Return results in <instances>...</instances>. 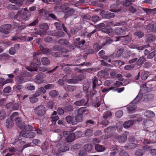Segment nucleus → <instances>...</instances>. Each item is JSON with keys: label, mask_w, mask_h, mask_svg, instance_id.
<instances>
[{"label": "nucleus", "mask_w": 156, "mask_h": 156, "mask_svg": "<svg viewBox=\"0 0 156 156\" xmlns=\"http://www.w3.org/2000/svg\"><path fill=\"white\" fill-rule=\"evenodd\" d=\"M145 115L148 118L154 117L155 115L154 113L151 111L148 110L145 113Z\"/></svg>", "instance_id": "27"}, {"label": "nucleus", "mask_w": 156, "mask_h": 156, "mask_svg": "<svg viewBox=\"0 0 156 156\" xmlns=\"http://www.w3.org/2000/svg\"><path fill=\"white\" fill-rule=\"evenodd\" d=\"M29 132V131H27L24 130H22L20 132V134L23 137L27 138Z\"/></svg>", "instance_id": "55"}, {"label": "nucleus", "mask_w": 156, "mask_h": 156, "mask_svg": "<svg viewBox=\"0 0 156 156\" xmlns=\"http://www.w3.org/2000/svg\"><path fill=\"white\" fill-rule=\"evenodd\" d=\"M54 36L56 37L57 38L62 37L64 36V33L62 31L55 32V33L53 34Z\"/></svg>", "instance_id": "28"}, {"label": "nucleus", "mask_w": 156, "mask_h": 156, "mask_svg": "<svg viewBox=\"0 0 156 156\" xmlns=\"http://www.w3.org/2000/svg\"><path fill=\"white\" fill-rule=\"evenodd\" d=\"M83 116L78 114L75 117H73V123L74 125L78 123L82 122L83 120Z\"/></svg>", "instance_id": "11"}, {"label": "nucleus", "mask_w": 156, "mask_h": 156, "mask_svg": "<svg viewBox=\"0 0 156 156\" xmlns=\"http://www.w3.org/2000/svg\"><path fill=\"white\" fill-rule=\"evenodd\" d=\"M41 61L42 64L43 65L47 66L50 63V60L47 58L45 57L41 58Z\"/></svg>", "instance_id": "22"}, {"label": "nucleus", "mask_w": 156, "mask_h": 156, "mask_svg": "<svg viewBox=\"0 0 156 156\" xmlns=\"http://www.w3.org/2000/svg\"><path fill=\"white\" fill-rule=\"evenodd\" d=\"M12 27L10 24H7L2 25L1 27L0 32L5 34H8L9 33L10 30Z\"/></svg>", "instance_id": "7"}, {"label": "nucleus", "mask_w": 156, "mask_h": 156, "mask_svg": "<svg viewBox=\"0 0 156 156\" xmlns=\"http://www.w3.org/2000/svg\"><path fill=\"white\" fill-rule=\"evenodd\" d=\"M144 124L145 127L148 128L152 126L153 125V122L150 120H146L144 121Z\"/></svg>", "instance_id": "19"}, {"label": "nucleus", "mask_w": 156, "mask_h": 156, "mask_svg": "<svg viewBox=\"0 0 156 156\" xmlns=\"http://www.w3.org/2000/svg\"><path fill=\"white\" fill-rule=\"evenodd\" d=\"M100 13L102 14H104V15L102 16L103 17L108 19L114 18L115 16V14L113 13L108 12L105 13L104 11H101Z\"/></svg>", "instance_id": "9"}, {"label": "nucleus", "mask_w": 156, "mask_h": 156, "mask_svg": "<svg viewBox=\"0 0 156 156\" xmlns=\"http://www.w3.org/2000/svg\"><path fill=\"white\" fill-rule=\"evenodd\" d=\"M91 20L92 22L95 23L100 20V19L98 16L94 15L92 17Z\"/></svg>", "instance_id": "56"}, {"label": "nucleus", "mask_w": 156, "mask_h": 156, "mask_svg": "<svg viewBox=\"0 0 156 156\" xmlns=\"http://www.w3.org/2000/svg\"><path fill=\"white\" fill-rule=\"evenodd\" d=\"M40 16H46L48 14V12L46 10L44 9H40L36 11Z\"/></svg>", "instance_id": "21"}, {"label": "nucleus", "mask_w": 156, "mask_h": 156, "mask_svg": "<svg viewBox=\"0 0 156 156\" xmlns=\"http://www.w3.org/2000/svg\"><path fill=\"white\" fill-rule=\"evenodd\" d=\"M148 29L150 31H155L156 30V28L154 27V24H149L147 26Z\"/></svg>", "instance_id": "54"}, {"label": "nucleus", "mask_w": 156, "mask_h": 156, "mask_svg": "<svg viewBox=\"0 0 156 156\" xmlns=\"http://www.w3.org/2000/svg\"><path fill=\"white\" fill-rule=\"evenodd\" d=\"M6 117V114L4 110H2L0 111V120L4 119Z\"/></svg>", "instance_id": "50"}, {"label": "nucleus", "mask_w": 156, "mask_h": 156, "mask_svg": "<svg viewBox=\"0 0 156 156\" xmlns=\"http://www.w3.org/2000/svg\"><path fill=\"white\" fill-rule=\"evenodd\" d=\"M49 94L51 97H55L58 95V93L56 90H52L49 92Z\"/></svg>", "instance_id": "42"}, {"label": "nucleus", "mask_w": 156, "mask_h": 156, "mask_svg": "<svg viewBox=\"0 0 156 156\" xmlns=\"http://www.w3.org/2000/svg\"><path fill=\"white\" fill-rule=\"evenodd\" d=\"M148 74L144 72H142L141 73V78L142 80H145L148 77Z\"/></svg>", "instance_id": "53"}, {"label": "nucleus", "mask_w": 156, "mask_h": 156, "mask_svg": "<svg viewBox=\"0 0 156 156\" xmlns=\"http://www.w3.org/2000/svg\"><path fill=\"white\" fill-rule=\"evenodd\" d=\"M123 123L122 122H117L116 124V127L119 132L122 131V125Z\"/></svg>", "instance_id": "29"}, {"label": "nucleus", "mask_w": 156, "mask_h": 156, "mask_svg": "<svg viewBox=\"0 0 156 156\" xmlns=\"http://www.w3.org/2000/svg\"><path fill=\"white\" fill-rule=\"evenodd\" d=\"M46 76V74L42 72H41L38 73L37 75L34 76L33 79L34 81L36 83L38 84H41L44 83V78Z\"/></svg>", "instance_id": "4"}, {"label": "nucleus", "mask_w": 156, "mask_h": 156, "mask_svg": "<svg viewBox=\"0 0 156 156\" xmlns=\"http://www.w3.org/2000/svg\"><path fill=\"white\" fill-rule=\"evenodd\" d=\"M93 132V131L91 129H87L86 130L85 132V134L86 136H88L91 134Z\"/></svg>", "instance_id": "61"}, {"label": "nucleus", "mask_w": 156, "mask_h": 156, "mask_svg": "<svg viewBox=\"0 0 156 156\" xmlns=\"http://www.w3.org/2000/svg\"><path fill=\"white\" fill-rule=\"evenodd\" d=\"M55 131L58 133V140H60L63 137V136H64L63 135V132H61V130L59 129H56L55 130Z\"/></svg>", "instance_id": "35"}, {"label": "nucleus", "mask_w": 156, "mask_h": 156, "mask_svg": "<svg viewBox=\"0 0 156 156\" xmlns=\"http://www.w3.org/2000/svg\"><path fill=\"white\" fill-rule=\"evenodd\" d=\"M136 146V145L135 144L133 143H130L126 144L125 146L126 149L130 150L133 149L135 148Z\"/></svg>", "instance_id": "20"}, {"label": "nucleus", "mask_w": 156, "mask_h": 156, "mask_svg": "<svg viewBox=\"0 0 156 156\" xmlns=\"http://www.w3.org/2000/svg\"><path fill=\"white\" fill-rule=\"evenodd\" d=\"M32 128L31 126L28 125H24L22 130H24L27 131H29L32 130Z\"/></svg>", "instance_id": "45"}, {"label": "nucleus", "mask_w": 156, "mask_h": 156, "mask_svg": "<svg viewBox=\"0 0 156 156\" xmlns=\"http://www.w3.org/2000/svg\"><path fill=\"white\" fill-rule=\"evenodd\" d=\"M135 66L134 64L127 65L124 67V69L126 70H132L134 68Z\"/></svg>", "instance_id": "49"}, {"label": "nucleus", "mask_w": 156, "mask_h": 156, "mask_svg": "<svg viewBox=\"0 0 156 156\" xmlns=\"http://www.w3.org/2000/svg\"><path fill=\"white\" fill-rule=\"evenodd\" d=\"M16 83L18 84H20L25 82L24 78L23 76H18L16 80Z\"/></svg>", "instance_id": "30"}, {"label": "nucleus", "mask_w": 156, "mask_h": 156, "mask_svg": "<svg viewBox=\"0 0 156 156\" xmlns=\"http://www.w3.org/2000/svg\"><path fill=\"white\" fill-rule=\"evenodd\" d=\"M133 34L136 37H138L139 38H140L144 36V34L143 32L138 31L135 32Z\"/></svg>", "instance_id": "26"}, {"label": "nucleus", "mask_w": 156, "mask_h": 156, "mask_svg": "<svg viewBox=\"0 0 156 156\" xmlns=\"http://www.w3.org/2000/svg\"><path fill=\"white\" fill-rule=\"evenodd\" d=\"M86 107H83L80 108L78 111V114L81 115L83 117V113L86 111Z\"/></svg>", "instance_id": "36"}, {"label": "nucleus", "mask_w": 156, "mask_h": 156, "mask_svg": "<svg viewBox=\"0 0 156 156\" xmlns=\"http://www.w3.org/2000/svg\"><path fill=\"white\" fill-rule=\"evenodd\" d=\"M30 16V13L29 11L25 12L23 13L21 16V18L23 20H27Z\"/></svg>", "instance_id": "18"}, {"label": "nucleus", "mask_w": 156, "mask_h": 156, "mask_svg": "<svg viewBox=\"0 0 156 156\" xmlns=\"http://www.w3.org/2000/svg\"><path fill=\"white\" fill-rule=\"evenodd\" d=\"M123 51V48H121L117 51L116 54L113 53L112 55L114 56L115 57L119 58L121 56Z\"/></svg>", "instance_id": "25"}, {"label": "nucleus", "mask_w": 156, "mask_h": 156, "mask_svg": "<svg viewBox=\"0 0 156 156\" xmlns=\"http://www.w3.org/2000/svg\"><path fill=\"white\" fill-rule=\"evenodd\" d=\"M64 109L66 112L72 111L73 110V106L71 105L67 106L64 107Z\"/></svg>", "instance_id": "62"}, {"label": "nucleus", "mask_w": 156, "mask_h": 156, "mask_svg": "<svg viewBox=\"0 0 156 156\" xmlns=\"http://www.w3.org/2000/svg\"><path fill=\"white\" fill-rule=\"evenodd\" d=\"M146 61V58L143 56H142L139 58L136 63L137 66H139L141 65Z\"/></svg>", "instance_id": "24"}, {"label": "nucleus", "mask_w": 156, "mask_h": 156, "mask_svg": "<svg viewBox=\"0 0 156 156\" xmlns=\"http://www.w3.org/2000/svg\"><path fill=\"white\" fill-rule=\"evenodd\" d=\"M16 49L13 47H11L9 50V52L10 54L12 55H14L16 53Z\"/></svg>", "instance_id": "57"}, {"label": "nucleus", "mask_w": 156, "mask_h": 156, "mask_svg": "<svg viewBox=\"0 0 156 156\" xmlns=\"http://www.w3.org/2000/svg\"><path fill=\"white\" fill-rule=\"evenodd\" d=\"M62 24L58 22H56L54 23V25L56 29L58 30H61L62 28Z\"/></svg>", "instance_id": "48"}, {"label": "nucleus", "mask_w": 156, "mask_h": 156, "mask_svg": "<svg viewBox=\"0 0 156 156\" xmlns=\"http://www.w3.org/2000/svg\"><path fill=\"white\" fill-rule=\"evenodd\" d=\"M57 68L58 66H56L55 68L52 69L51 70L49 71L50 70L49 68L46 67L42 66L40 67L39 69V70L40 71L42 72H45L46 71H48V73H51L55 71Z\"/></svg>", "instance_id": "13"}, {"label": "nucleus", "mask_w": 156, "mask_h": 156, "mask_svg": "<svg viewBox=\"0 0 156 156\" xmlns=\"http://www.w3.org/2000/svg\"><path fill=\"white\" fill-rule=\"evenodd\" d=\"M101 31L104 33L107 34L110 36L113 35L114 32L113 29L111 27H107L102 29Z\"/></svg>", "instance_id": "12"}, {"label": "nucleus", "mask_w": 156, "mask_h": 156, "mask_svg": "<svg viewBox=\"0 0 156 156\" xmlns=\"http://www.w3.org/2000/svg\"><path fill=\"white\" fill-rule=\"evenodd\" d=\"M103 118L105 119H108L112 115V112L109 111L105 112L103 115Z\"/></svg>", "instance_id": "34"}, {"label": "nucleus", "mask_w": 156, "mask_h": 156, "mask_svg": "<svg viewBox=\"0 0 156 156\" xmlns=\"http://www.w3.org/2000/svg\"><path fill=\"white\" fill-rule=\"evenodd\" d=\"M156 37L154 35L147 34L146 35V39L147 42H151L155 40Z\"/></svg>", "instance_id": "14"}, {"label": "nucleus", "mask_w": 156, "mask_h": 156, "mask_svg": "<svg viewBox=\"0 0 156 156\" xmlns=\"http://www.w3.org/2000/svg\"><path fill=\"white\" fill-rule=\"evenodd\" d=\"M118 139L120 142H124L126 140L127 138L125 135L120 136L118 137Z\"/></svg>", "instance_id": "51"}, {"label": "nucleus", "mask_w": 156, "mask_h": 156, "mask_svg": "<svg viewBox=\"0 0 156 156\" xmlns=\"http://www.w3.org/2000/svg\"><path fill=\"white\" fill-rule=\"evenodd\" d=\"M34 59L33 61L30 64V66L32 68H29L28 67H26V69L30 71H37V69L36 68L41 64L40 61L38 58H39V54L34 52L33 53Z\"/></svg>", "instance_id": "1"}, {"label": "nucleus", "mask_w": 156, "mask_h": 156, "mask_svg": "<svg viewBox=\"0 0 156 156\" xmlns=\"http://www.w3.org/2000/svg\"><path fill=\"white\" fill-rule=\"evenodd\" d=\"M113 41V40L112 39L110 38L109 37H106L105 39V42L102 43V45L103 46L105 45L110 44Z\"/></svg>", "instance_id": "39"}, {"label": "nucleus", "mask_w": 156, "mask_h": 156, "mask_svg": "<svg viewBox=\"0 0 156 156\" xmlns=\"http://www.w3.org/2000/svg\"><path fill=\"white\" fill-rule=\"evenodd\" d=\"M95 149L98 152H102L105 150V148L104 147L98 144L95 145Z\"/></svg>", "instance_id": "23"}, {"label": "nucleus", "mask_w": 156, "mask_h": 156, "mask_svg": "<svg viewBox=\"0 0 156 156\" xmlns=\"http://www.w3.org/2000/svg\"><path fill=\"white\" fill-rule=\"evenodd\" d=\"M30 100L31 103H34L37 102L38 100V99L33 96V97L30 98Z\"/></svg>", "instance_id": "60"}, {"label": "nucleus", "mask_w": 156, "mask_h": 156, "mask_svg": "<svg viewBox=\"0 0 156 156\" xmlns=\"http://www.w3.org/2000/svg\"><path fill=\"white\" fill-rule=\"evenodd\" d=\"M134 121L133 120L126 121L123 124L124 127L126 128H129L134 124Z\"/></svg>", "instance_id": "17"}, {"label": "nucleus", "mask_w": 156, "mask_h": 156, "mask_svg": "<svg viewBox=\"0 0 156 156\" xmlns=\"http://www.w3.org/2000/svg\"><path fill=\"white\" fill-rule=\"evenodd\" d=\"M73 117H72L70 115L67 116L66 118V121L68 123L72 124L73 125H74V124L73 122Z\"/></svg>", "instance_id": "33"}, {"label": "nucleus", "mask_w": 156, "mask_h": 156, "mask_svg": "<svg viewBox=\"0 0 156 156\" xmlns=\"http://www.w3.org/2000/svg\"><path fill=\"white\" fill-rule=\"evenodd\" d=\"M119 5L117 4H112L111 5L110 8L111 11L113 12H116L119 11L117 8Z\"/></svg>", "instance_id": "37"}, {"label": "nucleus", "mask_w": 156, "mask_h": 156, "mask_svg": "<svg viewBox=\"0 0 156 156\" xmlns=\"http://www.w3.org/2000/svg\"><path fill=\"white\" fill-rule=\"evenodd\" d=\"M69 148V147L67 144H65L60 147V150L62 152H64L68 151Z\"/></svg>", "instance_id": "38"}, {"label": "nucleus", "mask_w": 156, "mask_h": 156, "mask_svg": "<svg viewBox=\"0 0 156 156\" xmlns=\"http://www.w3.org/2000/svg\"><path fill=\"white\" fill-rule=\"evenodd\" d=\"M76 89L75 86L68 85L66 87L65 89L66 90L69 91H73L74 90Z\"/></svg>", "instance_id": "47"}, {"label": "nucleus", "mask_w": 156, "mask_h": 156, "mask_svg": "<svg viewBox=\"0 0 156 156\" xmlns=\"http://www.w3.org/2000/svg\"><path fill=\"white\" fill-rule=\"evenodd\" d=\"M53 40V38L50 36H47L44 39V41L47 42L52 43Z\"/></svg>", "instance_id": "63"}, {"label": "nucleus", "mask_w": 156, "mask_h": 156, "mask_svg": "<svg viewBox=\"0 0 156 156\" xmlns=\"http://www.w3.org/2000/svg\"><path fill=\"white\" fill-rule=\"evenodd\" d=\"M58 43L62 45H67L69 43V42L67 40L64 39H62L58 41Z\"/></svg>", "instance_id": "40"}, {"label": "nucleus", "mask_w": 156, "mask_h": 156, "mask_svg": "<svg viewBox=\"0 0 156 156\" xmlns=\"http://www.w3.org/2000/svg\"><path fill=\"white\" fill-rule=\"evenodd\" d=\"M40 48L42 50V52L43 54L48 55L51 53V49L47 48H44L42 46H41Z\"/></svg>", "instance_id": "32"}, {"label": "nucleus", "mask_w": 156, "mask_h": 156, "mask_svg": "<svg viewBox=\"0 0 156 156\" xmlns=\"http://www.w3.org/2000/svg\"><path fill=\"white\" fill-rule=\"evenodd\" d=\"M92 81L93 83L92 88L93 89H95L96 88L97 85L100 86L102 84L101 81L96 76H94L92 79Z\"/></svg>", "instance_id": "10"}, {"label": "nucleus", "mask_w": 156, "mask_h": 156, "mask_svg": "<svg viewBox=\"0 0 156 156\" xmlns=\"http://www.w3.org/2000/svg\"><path fill=\"white\" fill-rule=\"evenodd\" d=\"M7 9L9 10H17L19 8L16 6L15 5L12 4H9L7 6Z\"/></svg>", "instance_id": "43"}, {"label": "nucleus", "mask_w": 156, "mask_h": 156, "mask_svg": "<svg viewBox=\"0 0 156 156\" xmlns=\"http://www.w3.org/2000/svg\"><path fill=\"white\" fill-rule=\"evenodd\" d=\"M92 148V146L91 144H87L84 146V149L87 151H90Z\"/></svg>", "instance_id": "41"}, {"label": "nucleus", "mask_w": 156, "mask_h": 156, "mask_svg": "<svg viewBox=\"0 0 156 156\" xmlns=\"http://www.w3.org/2000/svg\"><path fill=\"white\" fill-rule=\"evenodd\" d=\"M115 34L118 35H123L126 34V31L122 29L118 28L115 30Z\"/></svg>", "instance_id": "15"}, {"label": "nucleus", "mask_w": 156, "mask_h": 156, "mask_svg": "<svg viewBox=\"0 0 156 156\" xmlns=\"http://www.w3.org/2000/svg\"><path fill=\"white\" fill-rule=\"evenodd\" d=\"M87 102H86V100L83 98L80 100L76 101L74 103V104L77 106H80L82 105H85L87 104Z\"/></svg>", "instance_id": "16"}, {"label": "nucleus", "mask_w": 156, "mask_h": 156, "mask_svg": "<svg viewBox=\"0 0 156 156\" xmlns=\"http://www.w3.org/2000/svg\"><path fill=\"white\" fill-rule=\"evenodd\" d=\"M62 9L63 12L65 13L64 17L65 19L73 15L75 12V11L72 8H69L68 7H65L64 5L62 6Z\"/></svg>", "instance_id": "5"}, {"label": "nucleus", "mask_w": 156, "mask_h": 156, "mask_svg": "<svg viewBox=\"0 0 156 156\" xmlns=\"http://www.w3.org/2000/svg\"><path fill=\"white\" fill-rule=\"evenodd\" d=\"M35 114L38 116L41 117L45 113V108L42 105L36 107L34 109Z\"/></svg>", "instance_id": "6"}, {"label": "nucleus", "mask_w": 156, "mask_h": 156, "mask_svg": "<svg viewBox=\"0 0 156 156\" xmlns=\"http://www.w3.org/2000/svg\"><path fill=\"white\" fill-rule=\"evenodd\" d=\"M112 63L115 65L116 66H121L125 64V62L120 60L113 61H112Z\"/></svg>", "instance_id": "31"}, {"label": "nucleus", "mask_w": 156, "mask_h": 156, "mask_svg": "<svg viewBox=\"0 0 156 156\" xmlns=\"http://www.w3.org/2000/svg\"><path fill=\"white\" fill-rule=\"evenodd\" d=\"M142 97H140L138 95L136 98L131 103L126 106V108L129 113H131L135 111L136 108V106L135 105L141 100Z\"/></svg>", "instance_id": "2"}, {"label": "nucleus", "mask_w": 156, "mask_h": 156, "mask_svg": "<svg viewBox=\"0 0 156 156\" xmlns=\"http://www.w3.org/2000/svg\"><path fill=\"white\" fill-rule=\"evenodd\" d=\"M63 135L66 137V141L67 143L73 141L75 139V134L74 133H70L69 131H64L63 132Z\"/></svg>", "instance_id": "3"}, {"label": "nucleus", "mask_w": 156, "mask_h": 156, "mask_svg": "<svg viewBox=\"0 0 156 156\" xmlns=\"http://www.w3.org/2000/svg\"><path fill=\"white\" fill-rule=\"evenodd\" d=\"M119 155L120 156H129L127 153L123 150H121L119 153Z\"/></svg>", "instance_id": "64"}, {"label": "nucleus", "mask_w": 156, "mask_h": 156, "mask_svg": "<svg viewBox=\"0 0 156 156\" xmlns=\"http://www.w3.org/2000/svg\"><path fill=\"white\" fill-rule=\"evenodd\" d=\"M41 29L44 30H48L49 29V27L48 24L46 23H43L40 25Z\"/></svg>", "instance_id": "46"}, {"label": "nucleus", "mask_w": 156, "mask_h": 156, "mask_svg": "<svg viewBox=\"0 0 156 156\" xmlns=\"http://www.w3.org/2000/svg\"><path fill=\"white\" fill-rule=\"evenodd\" d=\"M75 78L77 83L78 81L83 80L84 78V76L83 75H80L75 77Z\"/></svg>", "instance_id": "52"}, {"label": "nucleus", "mask_w": 156, "mask_h": 156, "mask_svg": "<svg viewBox=\"0 0 156 156\" xmlns=\"http://www.w3.org/2000/svg\"><path fill=\"white\" fill-rule=\"evenodd\" d=\"M20 105L18 103H16L12 104V109L13 110H17L19 109Z\"/></svg>", "instance_id": "59"}, {"label": "nucleus", "mask_w": 156, "mask_h": 156, "mask_svg": "<svg viewBox=\"0 0 156 156\" xmlns=\"http://www.w3.org/2000/svg\"><path fill=\"white\" fill-rule=\"evenodd\" d=\"M114 128L112 126H109L104 130L106 136L104 137L105 139H106L111 137L114 131Z\"/></svg>", "instance_id": "8"}, {"label": "nucleus", "mask_w": 156, "mask_h": 156, "mask_svg": "<svg viewBox=\"0 0 156 156\" xmlns=\"http://www.w3.org/2000/svg\"><path fill=\"white\" fill-rule=\"evenodd\" d=\"M101 101L96 100L94 101L92 103V105L93 106L96 107H99L101 105Z\"/></svg>", "instance_id": "58"}, {"label": "nucleus", "mask_w": 156, "mask_h": 156, "mask_svg": "<svg viewBox=\"0 0 156 156\" xmlns=\"http://www.w3.org/2000/svg\"><path fill=\"white\" fill-rule=\"evenodd\" d=\"M99 55L101 57V58L104 59H107L108 57L105 55V51L103 50H101L98 53Z\"/></svg>", "instance_id": "44"}]
</instances>
